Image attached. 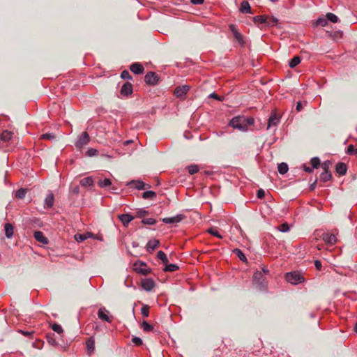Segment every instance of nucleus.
Here are the masks:
<instances>
[{
    "instance_id": "nucleus-21",
    "label": "nucleus",
    "mask_w": 357,
    "mask_h": 357,
    "mask_svg": "<svg viewBox=\"0 0 357 357\" xmlns=\"http://www.w3.org/2000/svg\"><path fill=\"white\" fill-rule=\"evenodd\" d=\"M54 202V196L50 192L49 193L45 199V208H50L53 206Z\"/></svg>"
},
{
    "instance_id": "nucleus-45",
    "label": "nucleus",
    "mask_w": 357,
    "mask_h": 357,
    "mask_svg": "<svg viewBox=\"0 0 357 357\" xmlns=\"http://www.w3.org/2000/svg\"><path fill=\"white\" fill-rule=\"evenodd\" d=\"M208 233L210 234L218 237V238H222V236L219 234V232L214 228H210L207 230Z\"/></svg>"
},
{
    "instance_id": "nucleus-14",
    "label": "nucleus",
    "mask_w": 357,
    "mask_h": 357,
    "mask_svg": "<svg viewBox=\"0 0 357 357\" xmlns=\"http://www.w3.org/2000/svg\"><path fill=\"white\" fill-rule=\"evenodd\" d=\"M279 122L280 117L275 113H272L268 120L267 129L271 128L272 126H276Z\"/></svg>"
},
{
    "instance_id": "nucleus-61",
    "label": "nucleus",
    "mask_w": 357,
    "mask_h": 357,
    "mask_svg": "<svg viewBox=\"0 0 357 357\" xmlns=\"http://www.w3.org/2000/svg\"><path fill=\"white\" fill-rule=\"evenodd\" d=\"M261 272H262V273H263V274L264 275V274H268V273H269V271H268V269L267 268L264 267V268H262V271H261Z\"/></svg>"
},
{
    "instance_id": "nucleus-48",
    "label": "nucleus",
    "mask_w": 357,
    "mask_h": 357,
    "mask_svg": "<svg viewBox=\"0 0 357 357\" xmlns=\"http://www.w3.org/2000/svg\"><path fill=\"white\" fill-rule=\"evenodd\" d=\"M279 231L282 232H287L289 230V226L287 223H282L278 227Z\"/></svg>"
},
{
    "instance_id": "nucleus-6",
    "label": "nucleus",
    "mask_w": 357,
    "mask_h": 357,
    "mask_svg": "<svg viewBox=\"0 0 357 357\" xmlns=\"http://www.w3.org/2000/svg\"><path fill=\"white\" fill-rule=\"evenodd\" d=\"M253 21L255 24H267L268 26H274L278 22L276 19L268 20V17L264 15L255 16L253 17Z\"/></svg>"
},
{
    "instance_id": "nucleus-7",
    "label": "nucleus",
    "mask_w": 357,
    "mask_h": 357,
    "mask_svg": "<svg viewBox=\"0 0 357 357\" xmlns=\"http://www.w3.org/2000/svg\"><path fill=\"white\" fill-rule=\"evenodd\" d=\"M159 80L158 75L154 72H149L144 77L145 82L149 85H155Z\"/></svg>"
},
{
    "instance_id": "nucleus-34",
    "label": "nucleus",
    "mask_w": 357,
    "mask_h": 357,
    "mask_svg": "<svg viewBox=\"0 0 357 357\" xmlns=\"http://www.w3.org/2000/svg\"><path fill=\"white\" fill-rule=\"evenodd\" d=\"M135 188L137 190H143L145 188V183L141 181H133L131 183Z\"/></svg>"
},
{
    "instance_id": "nucleus-27",
    "label": "nucleus",
    "mask_w": 357,
    "mask_h": 357,
    "mask_svg": "<svg viewBox=\"0 0 357 357\" xmlns=\"http://www.w3.org/2000/svg\"><path fill=\"white\" fill-rule=\"evenodd\" d=\"M80 184L84 187L91 186L93 184V180L92 177H86L80 181Z\"/></svg>"
},
{
    "instance_id": "nucleus-44",
    "label": "nucleus",
    "mask_w": 357,
    "mask_h": 357,
    "mask_svg": "<svg viewBox=\"0 0 357 357\" xmlns=\"http://www.w3.org/2000/svg\"><path fill=\"white\" fill-rule=\"evenodd\" d=\"M141 313L144 317H148L149 315V307L147 305H144L141 308Z\"/></svg>"
},
{
    "instance_id": "nucleus-4",
    "label": "nucleus",
    "mask_w": 357,
    "mask_h": 357,
    "mask_svg": "<svg viewBox=\"0 0 357 357\" xmlns=\"http://www.w3.org/2000/svg\"><path fill=\"white\" fill-rule=\"evenodd\" d=\"M90 142V137L86 132H83L82 135L78 137L75 143L77 149L82 150L85 146H86Z\"/></svg>"
},
{
    "instance_id": "nucleus-18",
    "label": "nucleus",
    "mask_w": 357,
    "mask_h": 357,
    "mask_svg": "<svg viewBox=\"0 0 357 357\" xmlns=\"http://www.w3.org/2000/svg\"><path fill=\"white\" fill-rule=\"evenodd\" d=\"M130 70L135 74H142L144 68L139 63H134L130 67Z\"/></svg>"
},
{
    "instance_id": "nucleus-29",
    "label": "nucleus",
    "mask_w": 357,
    "mask_h": 357,
    "mask_svg": "<svg viewBox=\"0 0 357 357\" xmlns=\"http://www.w3.org/2000/svg\"><path fill=\"white\" fill-rule=\"evenodd\" d=\"M165 267L164 268V271H166V272H174L178 269V266L174 264H169L167 263V264H165Z\"/></svg>"
},
{
    "instance_id": "nucleus-43",
    "label": "nucleus",
    "mask_w": 357,
    "mask_h": 357,
    "mask_svg": "<svg viewBox=\"0 0 357 357\" xmlns=\"http://www.w3.org/2000/svg\"><path fill=\"white\" fill-rule=\"evenodd\" d=\"M311 165L312 167L314 168H318L320 165V160L317 157L312 158L311 159Z\"/></svg>"
},
{
    "instance_id": "nucleus-60",
    "label": "nucleus",
    "mask_w": 357,
    "mask_h": 357,
    "mask_svg": "<svg viewBox=\"0 0 357 357\" xmlns=\"http://www.w3.org/2000/svg\"><path fill=\"white\" fill-rule=\"evenodd\" d=\"M304 170L306 172L312 173V171H313V168L312 167H307V166H304Z\"/></svg>"
},
{
    "instance_id": "nucleus-13",
    "label": "nucleus",
    "mask_w": 357,
    "mask_h": 357,
    "mask_svg": "<svg viewBox=\"0 0 357 357\" xmlns=\"http://www.w3.org/2000/svg\"><path fill=\"white\" fill-rule=\"evenodd\" d=\"M189 89H190V86L188 85L177 86L175 89L174 94L178 98H182L187 93V92L189 91Z\"/></svg>"
},
{
    "instance_id": "nucleus-49",
    "label": "nucleus",
    "mask_w": 357,
    "mask_h": 357,
    "mask_svg": "<svg viewBox=\"0 0 357 357\" xmlns=\"http://www.w3.org/2000/svg\"><path fill=\"white\" fill-rule=\"evenodd\" d=\"M98 151L95 149H93V148H91V149H89L86 153V154L89 156V157H92V156H96L98 155Z\"/></svg>"
},
{
    "instance_id": "nucleus-56",
    "label": "nucleus",
    "mask_w": 357,
    "mask_h": 357,
    "mask_svg": "<svg viewBox=\"0 0 357 357\" xmlns=\"http://www.w3.org/2000/svg\"><path fill=\"white\" fill-rule=\"evenodd\" d=\"M146 214H147V211L144 209H140L139 211H138L137 212V215L138 217H142V216L145 215Z\"/></svg>"
},
{
    "instance_id": "nucleus-10",
    "label": "nucleus",
    "mask_w": 357,
    "mask_h": 357,
    "mask_svg": "<svg viewBox=\"0 0 357 357\" xmlns=\"http://www.w3.org/2000/svg\"><path fill=\"white\" fill-rule=\"evenodd\" d=\"M155 286V283L152 278H145L142 280V287L146 291H151Z\"/></svg>"
},
{
    "instance_id": "nucleus-64",
    "label": "nucleus",
    "mask_w": 357,
    "mask_h": 357,
    "mask_svg": "<svg viewBox=\"0 0 357 357\" xmlns=\"http://www.w3.org/2000/svg\"><path fill=\"white\" fill-rule=\"evenodd\" d=\"M354 331H355V332L357 333V323H356V325H355Z\"/></svg>"
},
{
    "instance_id": "nucleus-11",
    "label": "nucleus",
    "mask_w": 357,
    "mask_h": 357,
    "mask_svg": "<svg viewBox=\"0 0 357 357\" xmlns=\"http://www.w3.org/2000/svg\"><path fill=\"white\" fill-rule=\"evenodd\" d=\"M108 313L109 312L105 307H101L98 310V317L102 321L111 323L112 321V318L108 315Z\"/></svg>"
},
{
    "instance_id": "nucleus-19",
    "label": "nucleus",
    "mask_w": 357,
    "mask_h": 357,
    "mask_svg": "<svg viewBox=\"0 0 357 357\" xmlns=\"http://www.w3.org/2000/svg\"><path fill=\"white\" fill-rule=\"evenodd\" d=\"M119 218L125 227H127L128 224L134 219L133 216L130 214H121L119 215Z\"/></svg>"
},
{
    "instance_id": "nucleus-3",
    "label": "nucleus",
    "mask_w": 357,
    "mask_h": 357,
    "mask_svg": "<svg viewBox=\"0 0 357 357\" xmlns=\"http://www.w3.org/2000/svg\"><path fill=\"white\" fill-rule=\"evenodd\" d=\"M285 279L288 282L292 284H297L304 281V278L298 272L286 273Z\"/></svg>"
},
{
    "instance_id": "nucleus-53",
    "label": "nucleus",
    "mask_w": 357,
    "mask_h": 357,
    "mask_svg": "<svg viewBox=\"0 0 357 357\" xmlns=\"http://www.w3.org/2000/svg\"><path fill=\"white\" fill-rule=\"evenodd\" d=\"M209 97L212 98H214V99H216V100H218L219 101H222L224 100V97H220L218 94H216L215 93H211L209 95Z\"/></svg>"
},
{
    "instance_id": "nucleus-30",
    "label": "nucleus",
    "mask_w": 357,
    "mask_h": 357,
    "mask_svg": "<svg viewBox=\"0 0 357 357\" xmlns=\"http://www.w3.org/2000/svg\"><path fill=\"white\" fill-rule=\"evenodd\" d=\"M301 58L298 56H294L291 61H289V67L293 68H295L296 66H298L301 63Z\"/></svg>"
},
{
    "instance_id": "nucleus-58",
    "label": "nucleus",
    "mask_w": 357,
    "mask_h": 357,
    "mask_svg": "<svg viewBox=\"0 0 357 357\" xmlns=\"http://www.w3.org/2000/svg\"><path fill=\"white\" fill-rule=\"evenodd\" d=\"M204 0H191V3L195 5H200L204 3Z\"/></svg>"
},
{
    "instance_id": "nucleus-8",
    "label": "nucleus",
    "mask_w": 357,
    "mask_h": 357,
    "mask_svg": "<svg viewBox=\"0 0 357 357\" xmlns=\"http://www.w3.org/2000/svg\"><path fill=\"white\" fill-rule=\"evenodd\" d=\"M134 266L135 271L139 273H142V275H146L151 273V269L147 267L145 263H135Z\"/></svg>"
},
{
    "instance_id": "nucleus-51",
    "label": "nucleus",
    "mask_w": 357,
    "mask_h": 357,
    "mask_svg": "<svg viewBox=\"0 0 357 357\" xmlns=\"http://www.w3.org/2000/svg\"><path fill=\"white\" fill-rule=\"evenodd\" d=\"M121 77L123 79H132V77H131V75H130V73L128 70L122 71V73L121 74Z\"/></svg>"
},
{
    "instance_id": "nucleus-32",
    "label": "nucleus",
    "mask_w": 357,
    "mask_h": 357,
    "mask_svg": "<svg viewBox=\"0 0 357 357\" xmlns=\"http://www.w3.org/2000/svg\"><path fill=\"white\" fill-rule=\"evenodd\" d=\"M326 17L328 21H330L333 23H337L339 21L337 16L332 13H328Z\"/></svg>"
},
{
    "instance_id": "nucleus-9",
    "label": "nucleus",
    "mask_w": 357,
    "mask_h": 357,
    "mask_svg": "<svg viewBox=\"0 0 357 357\" xmlns=\"http://www.w3.org/2000/svg\"><path fill=\"white\" fill-rule=\"evenodd\" d=\"M321 237L323 241L329 245H333L337 242V238L334 234L324 233Z\"/></svg>"
},
{
    "instance_id": "nucleus-2",
    "label": "nucleus",
    "mask_w": 357,
    "mask_h": 357,
    "mask_svg": "<svg viewBox=\"0 0 357 357\" xmlns=\"http://www.w3.org/2000/svg\"><path fill=\"white\" fill-rule=\"evenodd\" d=\"M331 162L329 160H326L321 164V168L323 172L320 174V181L322 182H327L331 179L332 175L329 171Z\"/></svg>"
},
{
    "instance_id": "nucleus-22",
    "label": "nucleus",
    "mask_w": 357,
    "mask_h": 357,
    "mask_svg": "<svg viewBox=\"0 0 357 357\" xmlns=\"http://www.w3.org/2000/svg\"><path fill=\"white\" fill-rule=\"evenodd\" d=\"M160 245V242L158 240L152 239L150 240L146 245V250L148 252H151L153 251L157 247Z\"/></svg>"
},
{
    "instance_id": "nucleus-1",
    "label": "nucleus",
    "mask_w": 357,
    "mask_h": 357,
    "mask_svg": "<svg viewBox=\"0 0 357 357\" xmlns=\"http://www.w3.org/2000/svg\"><path fill=\"white\" fill-rule=\"evenodd\" d=\"M255 119L253 117H245L243 116H237L232 118L229 126L232 127L234 129L238 130L240 131H247L248 126L253 125Z\"/></svg>"
},
{
    "instance_id": "nucleus-40",
    "label": "nucleus",
    "mask_w": 357,
    "mask_h": 357,
    "mask_svg": "<svg viewBox=\"0 0 357 357\" xmlns=\"http://www.w3.org/2000/svg\"><path fill=\"white\" fill-rule=\"evenodd\" d=\"M158 258L160 259L164 264H167L169 262L165 253L162 251H159L158 252Z\"/></svg>"
},
{
    "instance_id": "nucleus-55",
    "label": "nucleus",
    "mask_w": 357,
    "mask_h": 357,
    "mask_svg": "<svg viewBox=\"0 0 357 357\" xmlns=\"http://www.w3.org/2000/svg\"><path fill=\"white\" fill-rule=\"evenodd\" d=\"M265 196V192L264 190L260 189L257 191V197L259 199H262Z\"/></svg>"
},
{
    "instance_id": "nucleus-33",
    "label": "nucleus",
    "mask_w": 357,
    "mask_h": 357,
    "mask_svg": "<svg viewBox=\"0 0 357 357\" xmlns=\"http://www.w3.org/2000/svg\"><path fill=\"white\" fill-rule=\"evenodd\" d=\"M156 197V193L154 191L149 190L145 191L142 194V197L144 199H153Z\"/></svg>"
},
{
    "instance_id": "nucleus-54",
    "label": "nucleus",
    "mask_w": 357,
    "mask_h": 357,
    "mask_svg": "<svg viewBox=\"0 0 357 357\" xmlns=\"http://www.w3.org/2000/svg\"><path fill=\"white\" fill-rule=\"evenodd\" d=\"M47 342L50 344H52V345H56L57 344V342H56V340L52 337H51L50 335H47Z\"/></svg>"
},
{
    "instance_id": "nucleus-23",
    "label": "nucleus",
    "mask_w": 357,
    "mask_h": 357,
    "mask_svg": "<svg viewBox=\"0 0 357 357\" xmlns=\"http://www.w3.org/2000/svg\"><path fill=\"white\" fill-rule=\"evenodd\" d=\"M336 172L339 175L343 176L347 173V165L342 162H338L335 167Z\"/></svg>"
},
{
    "instance_id": "nucleus-62",
    "label": "nucleus",
    "mask_w": 357,
    "mask_h": 357,
    "mask_svg": "<svg viewBox=\"0 0 357 357\" xmlns=\"http://www.w3.org/2000/svg\"><path fill=\"white\" fill-rule=\"evenodd\" d=\"M21 332H22L24 335H26V336H28V335H29L31 334V333H29V332H24V331H21Z\"/></svg>"
},
{
    "instance_id": "nucleus-63",
    "label": "nucleus",
    "mask_w": 357,
    "mask_h": 357,
    "mask_svg": "<svg viewBox=\"0 0 357 357\" xmlns=\"http://www.w3.org/2000/svg\"><path fill=\"white\" fill-rule=\"evenodd\" d=\"M314 188H315V183L311 185L310 189L313 190Z\"/></svg>"
},
{
    "instance_id": "nucleus-35",
    "label": "nucleus",
    "mask_w": 357,
    "mask_h": 357,
    "mask_svg": "<svg viewBox=\"0 0 357 357\" xmlns=\"http://www.w3.org/2000/svg\"><path fill=\"white\" fill-rule=\"evenodd\" d=\"M86 347L89 351L92 352L95 349V341L91 337L87 342H86Z\"/></svg>"
},
{
    "instance_id": "nucleus-15",
    "label": "nucleus",
    "mask_w": 357,
    "mask_h": 357,
    "mask_svg": "<svg viewBox=\"0 0 357 357\" xmlns=\"http://www.w3.org/2000/svg\"><path fill=\"white\" fill-rule=\"evenodd\" d=\"M239 11H240V13H243V14H247V13L252 14V13L250 5L248 1H243L241 3Z\"/></svg>"
},
{
    "instance_id": "nucleus-25",
    "label": "nucleus",
    "mask_w": 357,
    "mask_h": 357,
    "mask_svg": "<svg viewBox=\"0 0 357 357\" xmlns=\"http://www.w3.org/2000/svg\"><path fill=\"white\" fill-rule=\"evenodd\" d=\"M92 234L91 233H85V234H77L75 235V239L77 241V242H82L84 241H85L86 239H87L88 238H90L92 236Z\"/></svg>"
},
{
    "instance_id": "nucleus-52",
    "label": "nucleus",
    "mask_w": 357,
    "mask_h": 357,
    "mask_svg": "<svg viewBox=\"0 0 357 357\" xmlns=\"http://www.w3.org/2000/svg\"><path fill=\"white\" fill-rule=\"evenodd\" d=\"M132 342L137 346H141L142 344V340L140 337H134L132 339Z\"/></svg>"
},
{
    "instance_id": "nucleus-5",
    "label": "nucleus",
    "mask_w": 357,
    "mask_h": 357,
    "mask_svg": "<svg viewBox=\"0 0 357 357\" xmlns=\"http://www.w3.org/2000/svg\"><path fill=\"white\" fill-rule=\"evenodd\" d=\"M253 282L259 287V289H264L266 285L265 276L261 271H256L253 275Z\"/></svg>"
},
{
    "instance_id": "nucleus-24",
    "label": "nucleus",
    "mask_w": 357,
    "mask_h": 357,
    "mask_svg": "<svg viewBox=\"0 0 357 357\" xmlns=\"http://www.w3.org/2000/svg\"><path fill=\"white\" fill-rule=\"evenodd\" d=\"M13 133L11 131L4 130L1 134V139L3 142H9L13 137Z\"/></svg>"
},
{
    "instance_id": "nucleus-38",
    "label": "nucleus",
    "mask_w": 357,
    "mask_h": 357,
    "mask_svg": "<svg viewBox=\"0 0 357 357\" xmlns=\"http://www.w3.org/2000/svg\"><path fill=\"white\" fill-rule=\"evenodd\" d=\"M234 252L237 255V257L242 261H246L247 258L244 253L240 250V249H235L234 250Z\"/></svg>"
},
{
    "instance_id": "nucleus-36",
    "label": "nucleus",
    "mask_w": 357,
    "mask_h": 357,
    "mask_svg": "<svg viewBox=\"0 0 357 357\" xmlns=\"http://www.w3.org/2000/svg\"><path fill=\"white\" fill-rule=\"evenodd\" d=\"M142 328L144 332H150L153 329V326L149 324L147 321H144L142 323Z\"/></svg>"
},
{
    "instance_id": "nucleus-42",
    "label": "nucleus",
    "mask_w": 357,
    "mask_h": 357,
    "mask_svg": "<svg viewBox=\"0 0 357 357\" xmlns=\"http://www.w3.org/2000/svg\"><path fill=\"white\" fill-rule=\"evenodd\" d=\"M190 174L192 175L199 172V167L197 165H191L188 167Z\"/></svg>"
},
{
    "instance_id": "nucleus-59",
    "label": "nucleus",
    "mask_w": 357,
    "mask_h": 357,
    "mask_svg": "<svg viewBox=\"0 0 357 357\" xmlns=\"http://www.w3.org/2000/svg\"><path fill=\"white\" fill-rule=\"evenodd\" d=\"M302 108H303V107H302L301 102H297L296 107V109L297 110V112H300L302 109Z\"/></svg>"
},
{
    "instance_id": "nucleus-37",
    "label": "nucleus",
    "mask_w": 357,
    "mask_h": 357,
    "mask_svg": "<svg viewBox=\"0 0 357 357\" xmlns=\"http://www.w3.org/2000/svg\"><path fill=\"white\" fill-rule=\"evenodd\" d=\"M26 193V189L24 188H20L18 190L15 192V197L18 199H23Z\"/></svg>"
},
{
    "instance_id": "nucleus-12",
    "label": "nucleus",
    "mask_w": 357,
    "mask_h": 357,
    "mask_svg": "<svg viewBox=\"0 0 357 357\" xmlns=\"http://www.w3.org/2000/svg\"><path fill=\"white\" fill-rule=\"evenodd\" d=\"M184 218V215L179 214L174 217L164 218L162 221L166 224H175L180 222Z\"/></svg>"
},
{
    "instance_id": "nucleus-16",
    "label": "nucleus",
    "mask_w": 357,
    "mask_h": 357,
    "mask_svg": "<svg viewBox=\"0 0 357 357\" xmlns=\"http://www.w3.org/2000/svg\"><path fill=\"white\" fill-rule=\"evenodd\" d=\"M229 29L233 33L235 39L241 45L244 43L242 35L237 31L235 25L230 24Z\"/></svg>"
},
{
    "instance_id": "nucleus-50",
    "label": "nucleus",
    "mask_w": 357,
    "mask_h": 357,
    "mask_svg": "<svg viewBox=\"0 0 357 357\" xmlns=\"http://www.w3.org/2000/svg\"><path fill=\"white\" fill-rule=\"evenodd\" d=\"M356 149H355V148H354V145L350 144V145L347 147V149L346 153H347L348 155H354V154H355Z\"/></svg>"
},
{
    "instance_id": "nucleus-26",
    "label": "nucleus",
    "mask_w": 357,
    "mask_h": 357,
    "mask_svg": "<svg viewBox=\"0 0 357 357\" xmlns=\"http://www.w3.org/2000/svg\"><path fill=\"white\" fill-rule=\"evenodd\" d=\"M6 236L8 238H10L13 235V227L10 223H6L4 226Z\"/></svg>"
},
{
    "instance_id": "nucleus-41",
    "label": "nucleus",
    "mask_w": 357,
    "mask_h": 357,
    "mask_svg": "<svg viewBox=\"0 0 357 357\" xmlns=\"http://www.w3.org/2000/svg\"><path fill=\"white\" fill-rule=\"evenodd\" d=\"M51 328L56 333H57L58 334H61L63 333V328L61 327V325L56 324V323H54L53 324L51 325Z\"/></svg>"
},
{
    "instance_id": "nucleus-47",
    "label": "nucleus",
    "mask_w": 357,
    "mask_h": 357,
    "mask_svg": "<svg viewBox=\"0 0 357 357\" xmlns=\"http://www.w3.org/2000/svg\"><path fill=\"white\" fill-rule=\"evenodd\" d=\"M42 139L53 140L55 139V135L52 133H45L41 135Z\"/></svg>"
},
{
    "instance_id": "nucleus-28",
    "label": "nucleus",
    "mask_w": 357,
    "mask_h": 357,
    "mask_svg": "<svg viewBox=\"0 0 357 357\" xmlns=\"http://www.w3.org/2000/svg\"><path fill=\"white\" fill-rule=\"evenodd\" d=\"M278 169L280 174H284L287 172L289 167L287 163L282 162L278 165Z\"/></svg>"
},
{
    "instance_id": "nucleus-31",
    "label": "nucleus",
    "mask_w": 357,
    "mask_h": 357,
    "mask_svg": "<svg viewBox=\"0 0 357 357\" xmlns=\"http://www.w3.org/2000/svg\"><path fill=\"white\" fill-rule=\"evenodd\" d=\"M111 184H112V182H111L110 179H109V178H105L103 180H99L98 182V185L100 188H107L108 186H110Z\"/></svg>"
},
{
    "instance_id": "nucleus-20",
    "label": "nucleus",
    "mask_w": 357,
    "mask_h": 357,
    "mask_svg": "<svg viewBox=\"0 0 357 357\" xmlns=\"http://www.w3.org/2000/svg\"><path fill=\"white\" fill-rule=\"evenodd\" d=\"M34 238L37 241L43 244L48 243L47 238L44 236L43 233L40 231H36L34 232Z\"/></svg>"
},
{
    "instance_id": "nucleus-57",
    "label": "nucleus",
    "mask_w": 357,
    "mask_h": 357,
    "mask_svg": "<svg viewBox=\"0 0 357 357\" xmlns=\"http://www.w3.org/2000/svg\"><path fill=\"white\" fill-rule=\"evenodd\" d=\"M314 266L317 270H321V262L319 260H316L314 261Z\"/></svg>"
},
{
    "instance_id": "nucleus-17",
    "label": "nucleus",
    "mask_w": 357,
    "mask_h": 357,
    "mask_svg": "<svg viewBox=\"0 0 357 357\" xmlns=\"http://www.w3.org/2000/svg\"><path fill=\"white\" fill-rule=\"evenodd\" d=\"M132 93V85L129 83H125L121 89V94L125 96H128Z\"/></svg>"
},
{
    "instance_id": "nucleus-46",
    "label": "nucleus",
    "mask_w": 357,
    "mask_h": 357,
    "mask_svg": "<svg viewBox=\"0 0 357 357\" xmlns=\"http://www.w3.org/2000/svg\"><path fill=\"white\" fill-rule=\"evenodd\" d=\"M142 222L144 225H153L156 223V220L152 218H144Z\"/></svg>"
},
{
    "instance_id": "nucleus-39",
    "label": "nucleus",
    "mask_w": 357,
    "mask_h": 357,
    "mask_svg": "<svg viewBox=\"0 0 357 357\" xmlns=\"http://www.w3.org/2000/svg\"><path fill=\"white\" fill-rule=\"evenodd\" d=\"M328 24V20L326 17H319L316 21V25L317 26H326Z\"/></svg>"
}]
</instances>
